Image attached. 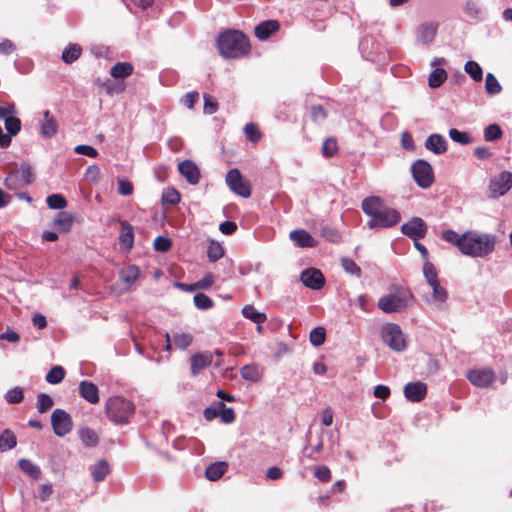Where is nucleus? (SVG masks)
Instances as JSON below:
<instances>
[{
    "label": "nucleus",
    "mask_w": 512,
    "mask_h": 512,
    "mask_svg": "<svg viewBox=\"0 0 512 512\" xmlns=\"http://www.w3.org/2000/svg\"><path fill=\"white\" fill-rule=\"evenodd\" d=\"M51 424L54 433L63 437L70 433L73 428V422L71 416L62 409H55L51 415Z\"/></svg>",
    "instance_id": "nucleus-10"
},
{
    "label": "nucleus",
    "mask_w": 512,
    "mask_h": 512,
    "mask_svg": "<svg viewBox=\"0 0 512 512\" xmlns=\"http://www.w3.org/2000/svg\"><path fill=\"white\" fill-rule=\"evenodd\" d=\"M240 375L244 380L250 382H258L261 380L263 373L259 365H245L240 369Z\"/></svg>",
    "instance_id": "nucleus-25"
},
{
    "label": "nucleus",
    "mask_w": 512,
    "mask_h": 512,
    "mask_svg": "<svg viewBox=\"0 0 512 512\" xmlns=\"http://www.w3.org/2000/svg\"><path fill=\"white\" fill-rule=\"evenodd\" d=\"M381 337L384 343L394 351L400 352L406 348V341L398 324L388 323L383 326Z\"/></svg>",
    "instance_id": "nucleus-7"
},
{
    "label": "nucleus",
    "mask_w": 512,
    "mask_h": 512,
    "mask_svg": "<svg viewBox=\"0 0 512 512\" xmlns=\"http://www.w3.org/2000/svg\"><path fill=\"white\" fill-rule=\"evenodd\" d=\"M154 249L158 252L165 253L172 247V241L164 236H157L153 243Z\"/></svg>",
    "instance_id": "nucleus-56"
},
{
    "label": "nucleus",
    "mask_w": 512,
    "mask_h": 512,
    "mask_svg": "<svg viewBox=\"0 0 512 512\" xmlns=\"http://www.w3.org/2000/svg\"><path fill=\"white\" fill-rule=\"evenodd\" d=\"M46 202L51 209H64L67 206V200L62 194H51L47 197Z\"/></svg>",
    "instance_id": "nucleus-47"
},
{
    "label": "nucleus",
    "mask_w": 512,
    "mask_h": 512,
    "mask_svg": "<svg viewBox=\"0 0 512 512\" xmlns=\"http://www.w3.org/2000/svg\"><path fill=\"white\" fill-rule=\"evenodd\" d=\"M34 179L31 165L28 162H22L17 170L5 178L4 185L9 190H19L32 184Z\"/></svg>",
    "instance_id": "nucleus-6"
},
{
    "label": "nucleus",
    "mask_w": 512,
    "mask_h": 512,
    "mask_svg": "<svg viewBox=\"0 0 512 512\" xmlns=\"http://www.w3.org/2000/svg\"><path fill=\"white\" fill-rule=\"evenodd\" d=\"M204 113L214 114L218 110V102L216 99L208 94H204Z\"/></svg>",
    "instance_id": "nucleus-58"
},
{
    "label": "nucleus",
    "mask_w": 512,
    "mask_h": 512,
    "mask_svg": "<svg viewBox=\"0 0 512 512\" xmlns=\"http://www.w3.org/2000/svg\"><path fill=\"white\" fill-rule=\"evenodd\" d=\"M179 173L189 184L196 185L200 180V170L191 160H184L178 164Z\"/></svg>",
    "instance_id": "nucleus-16"
},
{
    "label": "nucleus",
    "mask_w": 512,
    "mask_h": 512,
    "mask_svg": "<svg viewBox=\"0 0 512 512\" xmlns=\"http://www.w3.org/2000/svg\"><path fill=\"white\" fill-rule=\"evenodd\" d=\"M54 402L51 396L41 393L37 396V410L39 413H45L50 410Z\"/></svg>",
    "instance_id": "nucleus-48"
},
{
    "label": "nucleus",
    "mask_w": 512,
    "mask_h": 512,
    "mask_svg": "<svg viewBox=\"0 0 512 512\" xmlns=\"http://www.w3.org/2000/svg\"><path fill=\"white\" fill-rule=\"evenodd\" d=\"M414 300L412 292L404 287H393L378 301V308L386 314L403 312Z\"/></svg>",
    "instance_id": "nucleus-3"
},
{
    "label": "nucleus",
    "mask_w": 512,
    "mask_h": 512,
    "mask_svg": "<svg viewBox=\"0 0 512 512\" xmlns=\"http://www.w3.org/2000/svg\"><path fill=\"white\" fill-rule=\"evenodd\" d=\"M53 494V488L51 484H43L39 488L38 497L42 502H46L50 499Z\"/></svg>",
    "instance_id": "nucleus-64"
},
{
    "label": "nucleus",
    "mask_w": 512,
    "mask_h": 512,
    "mask_svg": "<svg viewBox=\"0 0 512 512\" xmlns=\"http://www.w3.org/2000/svg\"><path fill=\"white\" fill-rule=\"evenodd\" d=\"M244 133L246 138L252 143H258L262 137L261 131L254 123H247L244 126Z\"/></svg>",
    "instance_id": "nucleus-44"
},
{
    "label": "nucleus",
    "mask_w": 512,
    "mask_h": 512,
    "mask_svg": "<svg viewBox=\"0 0 512 512\" xmlns=\"http://www.w3.org/2000/svg\"><path fill=\"white\" fill-rule=\"evenodd\" d=\"M413 178L421 188H429L434 182L432 166L425 160H417L411 168Z\"/></svg>",
    "instance_id": "nucleus-9"
},
{
    "label": "nucleus",
    "mask_w": 512,
    "mask_h": 512,
    "mask_svg": "<svg viewBox=\"0 0 512 512\" xmlns=\"http://www.w3.org/2000/svg\"><path fill=\"white\" fill-rule=\"evenodd\" d=\"M503 135V132L499 125L491 124L487 126L484 130V137L486 141H496L499 140Z\"/></svg>",
    "instance_id": "nucleus-51"
},
{
    "label": "nucleus",
    "mask_w": 512,
    "mask_h": 512,
    "mask_svg": "<svg viewBox=\"0 0 512 512\" xmlns=\"http://www.w3.org/2000/svg\"><path fill=\"white\" fill-rule=\"evenodd\" d=\"M447 78V72L443 68L434 69L428 78V84L431 88H438Z\"/></svg>",
    "instance_id": "nucleus-38"
},
{
    "label": "nucleus",
    "mask_w": 512,
    "mask_h": 512,
    "mask_svg": "<svg viewBox=\"0 0 512 512\" xmlns=\"http://www.w3.org/2000/svg\"><path fill=\"white\" fill-rule=\"evenodd\" d=\"M423 274L428 282L429 285H431V283H436L438 282V275H437V271H436V268L435 266L429 262V261H426L424 263V266H423Z\"/></svg>",
    "instance_id": "nucleus-54"
},
{
    "label": "nucleus",
    "mask_w": 512,
    "mask_h": 512,
    "mask_svg": "<svg viewBox=\"0 0 512 512\" xmlns=\"http://www.w3.org/2000/svg\"><path fill=\"white\" fill-rule=\"evenodd\" d=\"M90 472L95 482L103 481L110 473V465L105 459H101L90 467Z\"/></svg>",
    "instance_id": "nucleus-26"
},
{
    "label": "nucleus",
    "mask_w": 512,
    "mask_h": 512,
    "mask_svg": "<svg viewBox=\"0 0 512 512\" xmlns=\"http://www.w3.org/2000/svg\"><path fill=\"white\" fill-rule=\"evenodd\" d=\"M361 208L370 217L367 226L370 229H385L396 226L400 220V212L388 207L378 196H370L363 199Z\"/></svg>",
    "instance_id": "nucleus-1"
},
{
    "label": "nucleus",
    "mask_w": 512,
    "mask_h": 512,
    "mask_svg": "<svg viewBox=\"0 0 512 512\" xmlns=\"http://www.w3.org/2000/svg\"><path fill=\"white\" fill-rule=\"evenodd\" d=\"M134 67L129 62H117L110 69V75L115 79H124L132 75Z\"/></svg>",
    "instance_id": "nucleus-24"
},
{
    "label": "nucleus",
    "mask_w": 512,
    "mask_h": 512,
    "mask_svg": "<svg viewBox=\"0 0 512 512\" xmlns=\"http://www.w3.org/2000/svg\"><path fill=\"white\" fill-rule=\"evenodd\" d=\"M280 29V23L277 20H265L260 22L254 29L256 38L261 41L267 40L272 34Z\"/></svg>",
    "instance_id": "nucleus-18"
},
{
    "label": "nucleus",
    "mask_w": 512,
    "mask_h": 512,
    "mask_svg": "<svg viewBox=\"0 0 512 512\" xmlns=\"http://www.w3.org/2000/svg\"><path fill=\"white\" fill-rule=\"evenodd\" d=\"M242 315L256 324H262L267 320L266 314L258 312L253 305L244 306Z\"/></svg>",
    "instance_id": "nucleus-31"
},
{
    "label": "nucleus",
    "mask_w": 512,
    "mask_h": 512,
    "mask_svg": "<svg viewBox=\"0 0 512 512\" xmlns=\"http://www.w3.org/2000/svg\"><path fill=\"white\" fill-rule=\"evenodd\" d=\"M495 237L476 231L465 232L463 254L471 257H483L494 250Z\"/></svg>",
    "instance_id": "nucleus-4"
},
{
    "label": "nucleus",
    "mask_w": 512,
    "mask_h": 512,
    "mask_svg": "<svg viewBox=\"0 0 512 512\" xmlns=\"http://www.w3.org/2000/svg\"><path fill=\"white\" fill-rule=\"evenodd\" d=\"M224 255L222 245L215 241H210L207 248V256L210 262H216Z\"/></svg>",
    "instance_id": "nucleus-41"
},
{
    "label": "nucleus",
    "mask_w": 512,
    "mask_h": 512,
    "mask_svg": "<svg viewBox=\"0 0 512 512\" xmlns=\"http://www.w3.org/2000/svg\"><path fill=\"white\" fill-rule=\"evenodd\" d=\"M464 70L476 82L481 81L483 78V70L475 61H467L464 65Z\"/></svg>",
    "instance_id": "nucleus-37"
},
{
    "label": "nucleus",
    "mask_w": 512,
    "mask_h": 512,
    "mask_svg": "<svg viewBox=\"0 0 512 512\" xmlns=\"http://www.w3.org/2000/svg\"><path fill=\"white\" fill-rule=\"evenodd\" d=\"M512 187V173L503 171L493 178L489 185L490 195L497 198L505 195Z\"/></svg>",
    "instance_id": "nucleus-11"
},
{
    "label": "nucleus",
    "mask_w": 512,
    "mask_h": 512,
    "mask_svg": "<svg viewBox=\"0 0 512 512\" xmlns=\"http://www.w3.org/2000/svg\"><path fill=\"white\" fill-rule=\"evenodd\" d=\"M81 54H82V48H81L80 45H78V44H69L64 49V51L62 52L61 59L66 64H71L74 61H76L77 59H79Z\"/></svg>",
    "instance_id": "nucleus-30"
},
{
    "label": "nucleus",
    "mask_w": 512,
    "mask_h": 512,
    "mask_svg": "<svg viewBox=\"0 0 512 512\" xmlns=\"http://www.w3.org/2000/svg\"><path fill=\"white\" fill-rule=\"evenodd\" d=\"M290 238L295 242V244L299 247H314L315 240L313 237L303 229L294 230L290 233Z\"/></svg>",
    "instance_id": "nucleus-23"
},
{
    "label": "nucleus",
    "mask_w": 512,
    "mask_h": 512,
    "mask_svg": "<svg viewBox=\"0 0 512 512\" xmlns=\"http://www.w3.org/2000/svg\"><path fill=\"white\" fill-rule=\"evenodd\" d=\"M173 342L177 349L184 350L193 342V336L190 333H176L173 335Z\"/></svg>",
    "instance_id": "nucleus-42"
},
{
    "label": "nucleus",
    "mask_w": 512,
    "mask_h": 512,
    "mask_svg": "<svg viewBox=\"0 0 512 512\" xmlns=\"http://www.w3.org/2000/svg\"><path fill=\"white\" fill-rule=\"evenodd\" d=\"M485 89H486V92L490 95L499 94L502 90V87L499 84L497 78L492 73H488L486 75Z\"/></svg>",
    "instance_id": "nucleus-45"
},
{
    "label": "nucleus",
    "mask_w": 512,
    "mask_h": 512,
    "mask_svg": "<svg viewBox=\"0 0 512 512\" xmlns=\"http://www.w3.org/2000/svg\"><path fill=\"white\" fill-rule=\"evenodd\" d=\"M427 394V386L423 382H410L404 387V395L411 402L422 401Z\"/></svg>",
    "instance_id": "nucleus-17"
},
{
    "label": "nucleus",
    "mask_w": 512,
    "mask_h": 512,
    "mask_svg": "<svg viewBox=\"0 0 512 512\" xmlns=\"http://www.w3.org/2000/svg\"><path fill=\"white\" fill-rule=\"evenodd\" d=\"M5 129L7 130L8 136H16L21 130V120L17 117L6 118L4 121Z\"/></svg>",
    "instance_id": "nucleus-46"
},
{
    "label": "nucleus",
    "mask_w": 512,
    "mask_h": 512,
    "mask_svg": "<svg viewBox=\"0 0 512 512\" xmlns=\"http://www.w3.org/2000/svg\"><path fill=\"white\" fill-rule=\"evenodd\" d=\"M139 275L140 270L136 265H130L120 272V278L129 287L135 283V281L139 278Z\"/></svg>",
    "instance_id": "nucleus-34"
},
{
    "label": "nucleus",
    "mask_w": 512,
    "mask_h": 512,
    "mask_svg": "<svg viewBox=\"0 0 512 512\" xmlns=\"http://www.w3.org/2000/svg\"><path fill=\"white\" fill-rule=\"evenodd\" d=\"M322 236L330 242L337 243L340 241V234L337 230L330 227H323L321 230Z\"/></svg>",
    "instance_id": "nucleus-61"
},
{
    "label": "nucleus",
    "mask_w": 512,
    "mask_h": 512,
    "mask_svg": "<svg viewBox=\"0 0 512 512\" xmlns=\"http://www.w3.org/2000/svg\"><path fill=\"white\" fill-rule=\"evenodd\" d=\"M17 113V109L14 103H8L5 106H0V119L5 121L6 118L12 117Z\"/></svg>",
    "instance_id": "nucleus-63"
},
{
    "label": "nucleus",
    "mask_w": 512,
    "mask_h": 512,
    "mask_svg": "<svg viewBox=\"0 0 512 512\" xmlns=\"http://www.w3.org/2000/svg\"><path fill=\"white\" fill-rule=\"evenodd\" d=\"M17 445L15 433L10 429H5L0 435V451L4 452L13 449Z\"/></svg>",
    "instance_id": "nucleus-29"
},
{
    "label": "nucleus",
    "mask_w": 512,
    "mask_h": 512,
    "mask_svg": "<svg viewBox=\"0 0 512 512\" xmlns=\"http://www.w3.org/2000/svg\"><path fill=\"white\" fill-rule=\"evenodd\" d=\"M121 233L119 235V244L122 250L130 251L134 244V231L131 224L127 221H121Z\"/></svg>",
    "instance_id": "nucleus-20"
},
{
    "label": "nucleus",
    "mask_w": 512,
    "mask_h": 512,
    "mask_svg": "<svg viewBox=\"0 0 512 512\" xmlns=\"http://www.w3.org/2000/svg\"><path fill=\"white\" fill-rule=\"evenodd\" d=\"M426 149L435 154H443L447 150V142L440 134H431L425 141Z\"/></svg>",
    "instance_id": "nucleus-22"
},
{
    "label": "nucleus",
    "mask_w": 512,
    "mask_h": 512,
    "mask_svg": "<svg viewBox=\"0 0 512 512\" xmlns=\"http://www.w3.org/2000/svg\"><path fill=\"white\" fill-rule=\"evenodd\" d=\"M199 100V93L197 91L187 93L183 99L182 103L185 107L189 109H193L196 102Z\"/></svg>",
    "instance_id": "nucleus-62"
},
{
    "label": "nucleus",
    "mask_w": 512,
    "mask_h": 512,
    "mask_svg": "<svg viewBox=\"0 0 512 512\" xmlns=\"http://www.w3.org/2000/svg\"><path fill=\"white\" fill-rule=\"evenodd\" d=\"M105 412L108 419L114 424H127L134 415L133 402L121 396L110 397L105 403Z\"/></svg>",
    "instance_id": "nucleus-5"
},
{
    "label": "nucleus",
    "mask_w": 512,
    "mask_h": 512,
    "mask_svg": "<svg viewBox=\"0 0 512 512\" xmlns=\"http://www.w3.org/2000/svg\"><path fill=\"white\" fill-rule=\"evenodd\" d=\"M449 137L454 141L462 145L472 143V138L467 132L459 131L455 128L449 130Z\"/></svg>",
    "instance_id": "nucleus-50"
},
{
    "label": "nucleus",
    "mask_w": 512,
    "mask_h": 512,
    "mask_svg": "<svg viewBox=\"0 0 512 512\" xmlns=\"http://www.w3.org/2000/svg\"><path fill=\"white\" fill-rule=\"evenodd\" d=\"M79 394L82 398L91 404H97L100 400L99 389L97 385L91 381L84 380L80 382Z\"/></svg>",
    "instance_id": "nucleus-19"
},
{
    "label": "nucleus",
    "mask_w": 512,
    "mask_h": 512,
    "mask_svg": "<svg viewBox=\"0 0 512 512\" xmlns=\"http://www.w3.org/2000/svg\"><path fill=\"white\" fill-rule=\"evenodd\" d=\"M341 266L343 269L356 277H361L362 271L361 268L356 264V262L350 258H342L341 259Z\"/></svg>",
    "instance_id": "nucleus-49"
},
{
    "label": "nucleus",
    "mask_w": 512,
    "mask_h": 512,
    "mask_svg": "<svg viewBox=\"0 0 512 512\" xmlns=\"http://www.w3.org/2000/svg\"><path fill=\"white\" fill-rule=\"evenodd\" d=\"M79 435L81 441L87 447H95L99 442L98 435L91 428H84L80 430Z\"/></svg>",
    "instance_id": "nucleus-39"
},
{
    "label": "nucleus",
    "mask_w": 512,
    "mask_h": 512,
    "mask_svg": "<svg viewBox=\"0 0 512 512\" xmlns=\"http://www.w3.org/2000/svg\"><path fill=\"white\" fill-rule=\"evenodd\" d=\"M18 465L23 473L33 479H38L41 475L40 468L29 459H20Z\"/></svg>",
    "instance_id": "nucleus-33"
},
{
    "label": "nucleus",
    "mask_w": 512,
    "mask_h": 512,
    "mask_svg": "<svg viewBox=\"0 0 512 512\" xmlns=\"http://www.w3.org/2000/svg\"><path fill=\"white\" fill-rule=\"evenodd\" d=\"M225 181L230 190L235 194L243 198L251 196L250 181L244 178L237 168L230 169L227 172Z\"/></svg>",
    "instance_id": "nucleus-8"
},
{
    "label": "nucleus",
    "mask_w": 512,
    "mask_h": 512,
    "mask_svg": "<svg viewBox=\"0 0 512 512\" xmlns=\"http://www.w3.org/2000/svg\"><path fill=\"white\" fill-rule=\"evenodd\" d=\"M58 131V123L55 117L46 110L43 114V120L41 122V135L46 138L53 137Z\"/></svg>",
    "instance_id": "nucleus-21"
},
{
    "label": "nucleus",
    "mask_w": 512,
    "mask_h": 512,
    "mask_svg": "<svg viewBox=\"0 0 512 512\" xmlns=\"http://www.w3.org/2000/svg\"><path fill=\"white\" fill-rule=\"evenodd\" d=\"M180 200V193L175 188H167L162 193V203L164 205H176Z\"/></svg>",
    "instance_id": "nucleus-43"
},
{
    "label": "nucleus",
    "mask_w": 512,
    "mask_h": 512,
    "mask_svg": "<svg viewBox=\"0 0 512 512\" xmlns=\"http://www.w3.org/2000/svg\"><path fill=\"white\" fill-rule=\"evenodd\" d=\"M219 406V416L221 417L222 422L229 424L234 422L235 420V412L232 408L226 407L223 402H218Z\"/></svg>",
    "instance_id": "nucleus-53"
},
{
    "label": "nucleus",
    "mask_w": 512,
    "mask_h": 512,
    "mask_svg": "<svg viewBox=\"0 0 512 512\" xmlns=\"http://www.w3.org/2000/svg\"><path fill=\"white\" fill-rule=\"evenodd\" d=\"M311 117L314 122H321L327 118V111L322 105H314L311 108Z\"/></svg>",
    "instance_id": "nucleus-60"
},
{
    "label": "nucleus",
    "mask_w": 512,
    "mask_h": 512,
    "mask_svg": "<svg viewBox=\"0 0 512 512\" xmlns=\"http://www.w3.org/2000/svg\"><path fill=\"white\" fill-rule=\"evenodd\" d=\"M430 287L432 288L433 294L432 298L435 302H438V308L443 309L444 305L448 299V291L445 287H443L440 282L431 283Z\"/></svg>",
    "instance_id": "nucleus-28"
},
{
    "label": "nucleus",
    "mask_w": 512,
    "mask_h": 512,
    "mask_svg": "<svg viewBox=\"0 0 512 512\" xmlns=\"http://www.w3.org/2000/svg\"><path fill=\"white\" fill-rule=\"evenodd\" d=\"M314 476L321 482H328L331 479V471L327 466L320 465L315 468Z\"/></svg>",
    "instance_id": "nucleus-59"
},
{
    "label": "nucleus",
    "mask_w": 512,
    "mask_h": 512,
    "mask_svg": "<svg viewBox=\"0 0 512 512\" xmlns=\"http://www.w3.org/2000/svg\"><path fill=\"white\" fill-rule=\"evenodd\" d=\"M467 379L474 385L480 388H486L495 381V373L491 368L474 369L466 374Z\"/></svg>",
    "instance_id": "nucleus-12"
},
{
    "label": "nucleus",
    "mask_w": 512,
    "mask_h": 512,
    "mask_svg": "<svg viewBox=\"0 0 512 512\" xmlns=\"http://www.w3.org/2000/svg\"><path fill=\"white\" fill-rule=\"evenodd\" d=\"M441 237L445 241L457 246L458 249L463 253L465 233L462 235H459L457 232L448 229V230H445L442 232Z\"/></svg>",
    "instance_id": "nucleus-32"
},
{
    "label": "nucleus",
    "mask_w": 512,
    "mask_h": 512,
    "mask_svg": "<svg viewBox=\"0 0 512 512\" xmlns=\"http://www.w3.org/2000/svg\"><path fill=\"white\" fill-rule=\"evenodd\" d=\"M302 283L313 290L321 289L325 284V279L320 270L309 268L301 274Z\"/></svg>",
    "instance_id": "nucleus-14"
},
{
    "label": "nucleus",
    "mask_w": 512,
    "mask_h": 512,
    "mask_svg": "<svg viewBox=\"0 0 512 512\" xmlns=\"http://www.w3.org/2000/svg\"><path fill=\"white\" fill-rule=\"evenodd\" d=\"M213 362V355L210 352H198L190 358V370L193 376H197L203 369Z\"/></svg>",
    "instance_id": "nucleus-15"
},
{
    "label": "nucleus",
    "mask_w": 512,
    "mask_h": 512,
    "mask_svg": "<svg viewBox=\"0 0 512 512\" xmlns=\"http://www.w3.org/2000/svg\"><path fill=\"white\" fill-rule=\"evenodd\" d=\"M338 142L334 137H328L322 144V154L325 158H332L338 153Z\"/></svg>",
    "instance_id": "nucleus-40"
},
{
    "label": "nucleus",
    "mask_w": 512,
    "mask_h": 512,
    "mask_svg": "<svg viewBox=\"0 0 512 512\" xmlns=\"http://www.w3.org/2000/svg\"><path fill=\"white\" fill-rule=\"evenodd\" d=\"M220 54L225 58H240L250 52L248 37L238 30H227L217 38Z\"/></svg>",
    "instance_id": "nucleus-2"
},
{
    "label": "nucleus",
    "mask_w": 512,
    "mask_h": 512,
    "mask_svg": "<svg viewBox=\"0 0 512 512\" xmlns=\"http://www.w3.org/2000/svg\"><path fill=\"white\" fill-rule=\"evenodd\" d=\"M401 231L404 235L418 240L425 237L427 225L420 217H413L409 222L402 225Z\"/></svg>",
    "instance_id": "nucleus-13"
},
{
    "label": "nucleus",
    "mask_w": 512,
    "mask_h": 512,
    "mask_svg": "<svg viewBox=\"0 0 512 512\" xmlns=\"http://www.w3.org/2000/svg\"><path fill=\"white\" fill-rule=\"evenodd\" d=\"M54 224L59 228L61 232L67 233L71 230L73 217L68 212H60L54 220Z\"/></svg>",
    "instance_id": "nucleus-35"
},
{
    "label": "nucleus",
    "mask_w": 512,
    "mask_h": 512,
    "mask_svg": "<svg viewBox=\"0 0 512 512\" xmlns=\"http://www.w3.org/2000/svg\"><path fill=\"white\" fill-rule=\"evenodd\" d=\"M23 398V390L19 387L9 390L5 395L6 401L10 404H18L22 402Z\"/></svg>",
    "instance_id": "nucleus-57"
},
{
    "label": "nucleus",
    "mask_w": 512,
    "mask_h": 512,
    "mask_svg": "<svg viewBox=\"0 0 512 512\" xmlns=\"http://www.w3.org/2000/svg\"><path fill=\"white\" fill-rule=\"evenodd\" d=\"M326 331L323 327H316L310 332V342L314 346H320L325 342Z\"/></svg>",
    "instance_id": "nucleus-52"
},
{
    "label": "nucleus",
    "mask_w": 512,
    "mask_h": 512,
    "mask_svg": "<svg viewBox=\"0 0 512 512\" xmlns=\"http://www.w3.org/2000/svg\"><path fill=\"white\" fill-rule=\"evenodd\" d=\"M65 375H66L65 369L60 365H56V366H53L49 370V372L46 374L45 380L49 384H58L61 381H63V379L65 378Z\"/></svg>",
    "instance_id": "nucleus-36"
},
{
    "label": "nucleus",
    "mask_w": 512,
    "mask_h": 512,
    "mask_svg": "<svg viewBox=\"0 0 512 512\" xmlns=\"http://www.w3.org/2000/svg\"><path fill=\"white\" fill-rule=\"evenodd\" d=\"M193 301L199 309H209L213 306V300L204 293L195 294Z\"/></svg>",
    "instance_id": "nucleus-55"
},
{
    "label": "nucleus",
    "mask_w": 512,
    "mask_h": 512,
    "mask_svg": "<svg viewBox=\"0 0 512 512\" xmlns=\"http://www.w3.org/2000/svg\"><path fill=\"white\" fill-rule=\"evenodd\" d=\"M227 464L225 462H215L210 464L206 470L205 475L211 481L220 479L227 470Z\"/></svg>",
    "instance_id": "nucleus-27"
}]
</instances>
